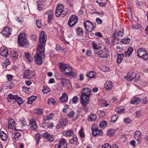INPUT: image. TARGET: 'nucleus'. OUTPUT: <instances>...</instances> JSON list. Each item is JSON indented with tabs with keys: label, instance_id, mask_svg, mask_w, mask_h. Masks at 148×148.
Segmentation results:
<instances>
[{
	"label": "nucleus",
	"instance_id": "nucleus-9",
	"mask_svg": "<svg viewBox=\"0 0 148 148\" xmlns=\"http://www.w3.org/2000/svg\"><path fill=\"white\" fill-rule=\"evenodd\" d=\"M96 54L98 56L101 58H106L109 56V52L108 50L105 48L103 49L100 50L99 51L96 52Z\"/></svg>",
	"mask_w": 148,
	"mask_h": 148
},
{
	"label": "nucleus",
	"instance_id": "nucleus-61",
	"mask_svg": "<svg viewBox=\"0 0 148 148\" xmlns=\"http://www.w3.org/2000/svg\"><path fill=\"white\" fill-rule=\"evenodd\" d=\"M98 126L97 125H92L91 127V130L92 131V132L96 131L98 129Z\"/></svg>",
	"mask_w": 148,
	"mask_h": 148
},
{
	"label": "nucleus",
	"instance_id": "nucleus-49",
	"mask_svg": "<svg viewBox=\"0 0 148 148\" xmlns=\"http://www.w3.org/2000/svg\"><path fill=\"white\" fill-rule=\"evenodd\" d=\"M118 119V117L117 115H114L112 117L111 121L112 122L114 123L117 121Z\"/></svg>",
	"mask_w": 148,
	"mask_h": 148
},
{
	"label": "nucleus",
	"instance_id": "nucleus-63",
	"mask_svg": "<svg viewBox=\"0 0 148 148\" xmlns=\"http://www.w3.org/2000/svg\"><path fill=\"white\" fill-rule=\"evenodd\" d=\"M47 139L49 141L52 142L54 140V136L50 134Z\"/></svg>",
	"mask_w": 148,
	"mask_h": 148
},
{
	"label": "nucleus",
	"instance_id": "nucleus-38",
	"mask_svg": "<svg viewBox=\"0 0 148 148\" xmlns=\"http://www.w3.org/2000/svg\"><path fill=\"white\" fill-rule=\"evenodd\" d=\"M43 89L42 90V92L44 94H47L50 91L49 88L47 86H43Z\"/></svg>",
	"mask_w": 148,
	"mask_h": 148
},
{
	"label": "nucleus",
	"instance_id": "nucleus-64",
	"mask_svg": "<svg viewBox=\"0 0 148 148\" xmlns=\"http://www.w3.org/2000/svg\"><path fill=\"white\" fill-rule=\"evenodd\" d=\"M92 53L90 49H88L86 50V55L87 56H90Z\"/></svg>",
	"mask_w": 148,
	"mask_h": 148
},
{
	"label": "nucleus",
	"instance_id": "nucleus-54",
	"mask_svg": "<svg viewBox=\"0 0 148 148\" xmlns=\"http://www.w3.org/2000/svg\"><path fill=\"white\" fill-rule=\"evenodd\" d=\"M12 56L14 58V59H16L18 57V54L16 51H13L12 53Z\"/></svg>",
	"mask_w": 148,
	"mask_h": 148
},
{
	"label": "nucleus",
	"instance_id": "nucleus-57",
	"mask_svg": "<svg viewBox=\"0 0 148 148\" xmlns=\"http://www.w3.org/2000/svg\"><path fill=\"white\" fill-rule=\"evenodd\" d=\"M45 14L47 15L48 16H53V12L50 10H49L47 11L45 13Z\"/></svg>",
	"mask_w": 148,
	"mask_h": 148
},
{
	"label": "nucleus",
	"instance_id": "nucleus-45",
	"mask_svg": "<svg viewBox=\"0 0 148 148\" xmlns=\"http://www.w3.org/2000/svg\"><path fill=\"white\" fill-rule=\"evenodd\" d=\"M107 125V123L105 121H102L100 122L99 124V127L101 128H102L106 127Z\"/></svg>",
	"mask_w": 148,
	"mask_h": 148
},
{
	"label": "nucleus",
	"instance_id": "nucleus-1",
	"mask_svg": "<svg viewBox=\"0 0 148 148\" xmlns=\"http://www.w3.org/2000/svg\"><path fill=\"white\" fill-rule=\"evenodd\" d=\"M81 93L80 100L82 106H86L90 100L91 94V90L90 88H85L81 91Z\"/></svg>",
	"mask_w": 148,
	"mask_h": 148
},
{
	"label": "nucleus",
	"instance_id": "nucleus-15",
	"mask_svg": "<svg viewBox=\"0 0 148 148\" xmlns=\"http://www.w3.org/2000/svg\"><path fill=\"white\" fill-rule=\"evenodd\" d=\"M57 146L58 148H68V145L65 139H61L59 141L58 144H56L55 147Z\"/></svg>",
	"mask_w": 148,
	"mask_h": 148
},
{
	"label": "nucleus",
	"instance_id": "nucleus-8",
	"mask_svg": "<svg viewBox=\"0 0 148 148\" xmlns=\"http://www.w3.org/2000/svg\"><path fill=\"white\" fill-rule=\"evenodd\" d=\"M137 56L144 60L148 59V54L145 49L143 48L139 49L137 52Z\"/></svg>",
	"mask_w": 148,
	"mask_h": 148
},
{
	"label": "nucleus",
	"instance_id": "nucleus-39",
	"mask_svg": "<svg viewBox=\"0 0 148 148\" xmlns=\"http://www.w3.org/2000/svg\"><path fill=\"white\" fill-rule=\"evenodd\" d=\"M16 99H15V100L16 101L19 105H20L23 102V100L21 97H18L17 95L16 96Z\"/></svg>",
	"mask_w": 148,
	"mask_h": 148
},
{
	"label": "nucleus",
	"instance_id": "nucleus-27",
	"mask_svg": "<svg viewBox=\"0 0 148 148\" xmlns=\"http://www.w3.org/2000/svg\"><path fill=\"white\" fill-rule=\"evenodd\" d=\"M140 98L134 97L132 98L130 103L132 104H138L140 102Z\"/></svg>",
	"mask_w": 148,
	"mask_h": 148
},
{
	"label": "nucleus",
	"instance_id": "nucleus-26",
	"mask_svg": "<svg viewBox=\"0 0 148 148\" xmlns=\"http://www.w3.org/2000/svg\"><path fill=\"white\" fill-rule=\"evenodd\" d=\"M8 127L9 128L12 129L15 125V122L13 119H8Z\"/></svg>",
	"mask_w": 148,
	"mask_h": 148
},
{
	"label": "nucleus",
	"instance_id": "nucleus-60",
	"mask_svg": "<svg viewBox=\"0 0 148 148\" xmlns=\"http://www.w3.org/2000/svg\"><path fill=\"white\" fill-rule=\"evenodd\" d=\"M50 135L48 132H46L43 134L42 136L44 138L48 139Z\"/></svg>",
	"mask_w": 148,
	"mask_h": 148
},
{
	"label": "nucleus",
	"instance_id": "nucleus-3",
	"mask_svg": "<svg viewBox=\"0 0 148 148\" xmlns=\"http://www.w3.org/2000/svg\"><path fill=\"white\" fill-rule=\"evenodd\" d=\"M47 36L44 31L41 32L40 37V43L38 45V51L42 49L43 51L45 50L44 47L47 40Z\"/></svg>",
	"mask_w": 148,
	"mask_h": 148
},
{
	"label": "nucleus",
	"instance_id": "nucleus-24",
	"mask_svg": "<svg viewBox=\"0 0 148 148\" xmlns=\"http://www.w3.org/2000/svg\"><path fill=\"white\" fill-rule=\"evenodd\" d=\"M0 137L2 140L6 141L8 138V135L4 132L1 131L0 133Z\"/></svg>",
	"mask_w": 148,
	"mask_h": 148
},
{
	"label": "nucleus",
	"instance_id": "nucleus-40",
	"mask_svg": "<svg viewBox=\"0 0 148 148\" xmlns=\"http://www.w3.org/2000/svg\"><path fill=\"white\" fill-rule=\"evenodd\" d=\"M78 101L79 99L78 97L76 96H74L72 99V101H71V100H70V103L76 104L78 102Z\"/></svg>",
	"mask_w": 148,
	"mask_h": 148
},
{
	"label": "nucleus",
	"instance_id": "nucleus-13",
	"mask_svg": "<svg viewBox=\"0 0 148 148\" xmlns=\"http://www.w3.org/2000/svg\"><path fill=\"white\" fill-rule=\"evenodd\" d=\"M85 29L88 32H91L93 29L94 26L92 23L89 21H86L84 23Z\"/></svg>",
	"mask_w": 148,
	"mask_h": 148
},
{
	"label": "nucleus",
	"instance_id": "nucleus-43",
	"mask_svg": "<svg viewBox=\"0 0 148 148\" xmlns=\"http://www.w3.org/2000/svg\"><path fill=\"white\" fill-rule=\"evenodd\" d=\"M20 122V124L22 126H24L27 124L26 122L25 121V120L23 118H21L19 120Z\"/></svg>",
	"mask_w": 148,
	"mask_h": 148
},
{
	"label": "nucleus",
	"instance_id": "nucleus-12",
	"mask_svg": "<svg viewBox=\"0 0 148 148\" xmlns=\"http://www.w3.org/2000/svg\"><path fill=\"white\" fill-rule=\"evenodd\" d=\"M68 123V120L66 117H62L59 121V124L56 125L57 128L59 129L61 127L66 126Z\"/></svg>",
	"mask_w": 148,
	"mask_h": 148
},
{
	"label": "nucleus",
	"instance_id": "nucleus-36",
	"mask_svg": "<svg viewBox=\"0 0 148 148\" xmlns=\"http://www.w3.org/2000/svg\"><path fill=\"white\" fill-rule=\"evenodd\" d=\"M36 99V97L35 96H32L28 98L27 103L28 104H31L32 102Z\"/></svg>",
	"mask_w": 148,
	"mask_h": 148
},
{
	"label": "nucleus",
	"instance_id": "nucleus-56",
	"mask_svg": "<svg viewBox=\"0 0 148 148\" xmlns=\"http://www.w3.org/2000/svg\"><path fill=\"white\" fill-rule=\"evenodd\" d=\"M102 148H111V145L108 143L104 144L102 146Z\"/></svg>",
	"mask_w": 148,
	"mask_h": 148
},
{
	"label": "nucleus",
	"instance_id": "nucleus-35",
	"mask_svg": "<svg viewBox=\"0 0 148 148\" xmlns=\"http://www.w3.org/2000/svg\"><path fill=\"white\" fill-rule=\"evenodd\" d=\"M125 108L123 107L119 106L115 109V111L118 113H122L125 110Z\"/></svg>",
	"mask_w": 148,
	"mask_h": 148
},
{
	"label": "nucleus",
	"instance_id": "nucleus-19",
	"mask_svg": "<svg viewBox=\"0 0 148 148\" xmlns=\"http://www.w3.org/2000/svg\"><path fill=\"white\" fill-rule=\"evenodd\" d=\"M114 85L111 81H107L105 84V88L108 90H110L113 88Z\"/></svg>",
	"mask_w": 148,
	"mask_h": 148
},
{
	"label": "nucleus",
	"instance_id": "nucleus-44",
	"mask_svg": "<svg viewBox=\"0 0 148 148\" xmlns=\"http://www.w3.org/2000/svg\"><path fill=\"white\" fill-rule=\"evenodd\" d=\"M115 132V130H114L110 129L108 131L107 133V135L109 136L113 135Z\"/></svg>",
	"mask_w": 148,
	"mask_h": 148
},
{
	"label": "nucleus",
	"instance_id": "nucleus-48",
	"mask_svg": "<svg viewBox=\"0 0 148 148\" xmlns=\"http://www.w3.org/2000/svg\"><path fill=\"white\" fill-rule=\"evenodd\" d=\"M55 102V101L53 99L50 98L48 99L47 103L50 105H54Z\"/></svg>",
	"mask_w": 148,
	"mask_h": 148
},
{
	"label": "nucleus",
	"instance_id": "nucleus-34",
	"mask_svg": "<svg viewBox=\"0 0 148 148\" xmlns=\"http://www.w3.org/2000/svg\"><path fill=\"white\" fill-rule=\"evenodd\" d=\"M136 76V73H130V74L127 76V79L129 81H132V80H134V78Z\"/></svg>",
	"mask_w": 148,
	"mask_h": 148
},
{
	"label": "nucleus",
	"instance_id": "nucleus-16",
	"mask_svg": "<svg viewBox=\"0 0 148 148\" xmlns=\"http://www.w3.org/2000/svg\"><path fill=\"white\" fill-rule=\"evenodd\" d=\"M23 57L27 62H32L33 60V58L31 54L27 52L24 53Z\"/></svg>",
	"mask_w": 148,
	"mask_h": 148
},
{
	"label": "nucleus",
	"instance_id": "nucleus-6",
	"mask_svg": "<svg viewBox=\"0 0 148 148\" xmlns=\"http://www.w3.org/2000/svg\"><path fill=\"white\" fill-rule=\"evenodd\" d=\"M123 34V29H121L119 31L115 30L113 33L112 37L113 38V41L114 42L117 43L116 42H119L121 39H120Z\"/></svg>",
	"mask_w": 148,
	"mask_h": 148
},
{
	"label": "nucleus",
	"instance_id": "nucleus-25",
	"mask_svg": "<svg viewBox=\"0 0 148 148\" xmlns=\"http://www.w3.org/2000/svg\"><path fill=\"white\" fill-rule=\"evenodd\" d=\"M133 51V49L131 47L129 48L127 51L125 52V57L127 58L130 56Z\"/></svg>",
	"mask_w": 148,
	"mask_h": 148
},
{
	"label": "nucleus",
	"instance_id": "nucleus-29",
	"mask_svg": "<svg viewBox=\"0 0 148 148\" xmlns=\"http://www.w3.org/2000/svg\"><path fill=\"white\" fill-rule=\"evenodd\" d=\"M103 132L101 130H98V129L96 131L92 132V134L94 136L97 135L101 136L103 134Z\"/></svg>",
	"mask_w": 148,
	"mask_h": 148
},
{
	"label": "nucleus",
	"instance_id": "nucleus-22",
	"mask_svg": "<svg viewBox=\"0 0 148 148\" xmlns=\"http://www.w3.org/2000/svg\"><path fill=\"white\" fill-rule=\"evenodd\" d=\"M77 35L79 36H82L84 34V30L82 28L77 27L75 28Z\"/></svg>",
	"mask_w": 148,
	"mask_h": 148
},
{
	"label": "nucleus",
	"instance_id": "nucleus-55",
	"mask_svg": "<svg viewBox=\"0 0 148 148\" xmlns=\"http://www.w3.org/2000/svg\"><path fill=\"white\" fill-rule=\"evenodd\" d=\"M99 45L97 43V42H93L92 43V47L94 49H98L99 48Z\"/></svg>",
	"mask_w": 148,
	"mask_h": 148
},
{
	"label": "nucleus",
	"instance_id": "nucleus-21",
	"mask_svg": "<svg viewBox=\"0 0 148 148\" xmlns=\"http://www.w3.org/2000/svg\"><path fill=\"white\" fill-rule=\"evenodd\" d=\"M29 128L31 130H34L36 129L37 126L35 121H30L29 125Z\"/></svg>",
	"mask_w": 148,
	"mask_h": 148
},
{
	"label": "nucleus",
	"instance_id": "nucleus-30",
	"mask_svg": "<svg viewBox=\"0 0 148 148\" xmlns=\"http://www.w3.org/2000/svg\"><path fill=\"white\" fill-rule=\"evenodd\" d=\"M124 56L123 54H118L117 55V58L116 60V62L119 63H121L123 60Z\"/></svg>",
	"mask_w": 148,
	"mask_h": 148
},
{
	"label": "nucleus",
	"instance_id": "nucleus-4",
	"mask_svg": "<svg viewBox=\"0 0 148 148\" xmlns=\"http://www.w3.org/2000/svg\"><path fill=\"white\" fill-rule=\"evenodd\" d=\"M38 48H37V53L34 56L35 61L36 63L38 64H42V58L45 56L44 53L45 50L43 51L42 49H40L38 51Z\"/></svg>",
	"mask_w": 148,
	"mask_h": 148
},
{
	"label": "nucleus",
	"instance_id": "nucleus-17",
	"mask_svg": "<svg viewBox=\"0 0 148 148\" xmlns=\"http://www.w3.org/2000/svg\"><path fill=\"white\" fill-rule=\"evenodd\" d=\"M55 115L53 113H51L45 116L43 120V122L45 124H47L49 122L48 121L52 119L54 117Z\"/></svg>",
	"mask_w": 148,
	"mask_h": 148
},
{
	"label": "nucleus",
	"instance_id": "nucleus-2",
	"mask_svg": "<svg viewBox=\"0 0 148 148\" xmlns=\"http://www.w3.org/2000/svg\"><path fill=\"white\" fill-rule=\"evenodd\" d=\"M61 71L66 75L73 76L75 73L72 71L71 68L67 64L61 63L59 65Z\"/></svg>",
	"mask_w": 148,
	"mask_h": 148
},
{
	"label": "nucleus",
	"instance_id": "nucleus-33",
	"mask_svg": "<svg viewBox=\"0 0 148 148\" xmlns=\"http://www.w3.org/2000/svg\"><path fill=\"white\" fill-rule=\"evenodd\" d=\"M34 112L36 114L41 115L43 113V110L41 108H35L34 110Z\"/></svg>",
	"mask_w": 148,
	"mask_h": 148
},
{
	"label": "nucleus",
	"instance_id": "nucleus-41",
	"mask_svg": "<svg viewBox=\"0 0 148 148\" xmlns=\"http://www.w3.org/2000/svg\"><path fill=\"white\" fill-rule=\"evenodd\" d=\"M97 118V116L95 114H91L89 117V119L91 121H95Z\"/></svg>",
	"mask_w": 148,
	"mask_h": 148
},
{
	"label": "nucleus",
	"instance_id": "nucleus-51",
	"mask_svg": "<svg viewBox=\"0 0 148 148\" xmlns=\"http://www.w3.org/2000/svg\"><path fill=\"white\" fill-rule=\"evenodd\" d=\"M56 49L58 51L60 52L62 50L64 51V48L61 47L59 44H57L56 46Z\"/></svg>",
	"mask_w": 148,
	"mask_h": 148
},
{
	"label": "nucleus",
	"instance_id": "nucleus-14",
	"mask_svg": "<svg viewBox=\"0 0 148 148\" xmlns=\"http://www.w3.org/2000/svg\"><path fill=\"white\" fill-rule=\"evenodd\" d=\"M12 29L10 27H7L4 28L1 31V33L5 37H8L11 34Z\"/></svg>",
	"mask_w": 148,
	"mask_h": 148
},
{
	"label": "nucleus",
	"instance_id": "nucleus-37",
	"mask_svg": "<svg viewBox=\"0 0 148 148\" xmlns=\"http://www.w3.org/2000/svg\"><path fill=\"white\" fill-rule=\"evenodd\" d=\"M97 2L100 4V6L104 7L105 6V4L107 3V0H97Z\"/></svg>",
	"mask_w": 148,
	"mask_h": 148
},
{
	"label": "nucleus",
	"instance_id": "nucleus-7",
	"mask_svg": "<svg viewBox=\"0 0 148 148\" xmlns=\"http://www.w3.org/2000/svg\"><path fill=\"white\" fill-rule=\"evenodd\" d=\"M26 38V36L24 34H19L18 37V44L23 46L25 45H28V42L27 41Z\"/></svg>",
	"mask_w": 148,
	"mask_h": 148
},
{
	"label": "nucleus",
	"instance_id": "nucleus-50",
	"mask_svg": "<svg viewBox=\"0 0 148 148\" xmlns=\"http://www.w3.org/2000/svg\"><path fill=\"white\" fill-rule=\"evenodd\" d=\"M38 133L36 134V143L37 145H38L39 143V141L40 138H41L40 135L39 134H38Z\"/></svg>",
	"mask_w": 148,
	"mask_h": 148
},
{
	"label": "nucleus",
	"instance_id": "nucleus-46",
	"mask_svg": "<svg viewBox=\"0 0 148 148\" xmlns=\"http://www.w3.org/2000/svg\"><path fill=\"white\" fill-rule=\"evenodd\" d=\"M14 84L11 82L9 81L7 82L5 84V85L7 87H9L10 89H11L14 86Z\"/></svg>",
	"mask_w": 148,
	"mask_h": 148
},
{
	"label": "nucleus",
	"instance_id": "nucleus-58",
	"mask_svg": "<svg viewBox=\"0 0 148 148\" xmlns=\"http://www.w3.org/2000/svg\"><path fill=\"white\" fill-rule=\"evenodd\" d=\"M36 23L38 27L39 28H41L42 27V24L41 23V21L39 20H38L36 21Z\"/></svg>",
	"mask_w": 148,
	"mask_h": 148
},
{
	"label": "nucleus",
	"instance_id": "nucleus-31",
	"mask_svg": "<svg viewBox=\"0 0 148 148\" xmlns=\"http://www.w3.org/2000/svg\"><path fill=\"white\" fill-rule=\"evenodd\" d=\"M73 134V132L72 130L64 131L63 133V134L64 136H71Z\"/></svg>",
	"mask_w": 148,
	"mask_h": 148
},
{
	"label": "nucleus",
	"instance_id": "nucleus-5",
	"mask_svg": "<svg viewBox=\"0 0 148 148\" xmlns=\"http://www.w3.org/2000/svg\"><path fill=\"white\" fill-rule=\"evenodd\" d=\"M64 6L62 4H59L56 8V16L57 17H64L66 15L67 12L63 10Z\"/></svg>",
	"mask_w": 148,
	"mask_h": 148
},
{
	"label": "nucleus",
	"instance_id": "nucleus-11",
	"mask_svg": "<svg viewBox=\"0 0 148 148\" xmlns=\"http://www.w3.org/2000/svg\"><path fill=\"white\" fill-rule=\"evenodd\" d=\"M35 74V73L34 72L30 70H26L24 71L23 76V78L29 79L33 78Z\"/></svg>",
	"mask_w": 148,
	"mask_h": 148
},
{
	"label": "nucleus",
	"instance_id": "nucleus-28",
	"mask_svg": "<svg viewBox=\"0 0 148 148\" xmlns=\"http://www.w3.org/2000/svg\"><path fill=\"white\" fill-rule=\"evenodd\" d=\"M8 55V52L6 49H1L0 51V56L7 57Z\"/></svg>",
	"mask_w": 148,
	"mask_h": 148
},
{
	"label": "nucleus",
	"instance_id": "nucleus-10",
	"mask_svg": "<svg viewBox=\"0 0 148 148\" xmlns=\"http://www.w3.org/2000/svg\"><path fill=\"white\" fill-rule=\"evenodd\" d=\"M78 20V17L77 16L75 15L71 16L68 22L69 26L70 27H72L77 23Z\"/></svg>",
	"mask_w": 148,
	"mask_h": 148
},
{
	"label": "nucleus",
	"instance_id": "nucleus-20",
	"mask_svg": "<svg viewBox=\"0 0 148 148\" xmlns=\"http://www.w3.org/2000/svg\"><path fill=\"white\" fill-rule=\"evenodd\" d=\"M20 137L21 135L19 132H16L12 134V138L14 142L18 140Z\"/></svg>",
	"mask_w": 148,
	"mask_h": 148
},
{
	"label": "nucleus",
	"instance_id": "nucleus-42",
	"mask_svg": "<svg viewBox=\"0 0 148 148\" xmlns=\"http://www.w3.org/2000/svg\"><path fill=\"white\" fill-rule=\"evenodd\" d=\"M16 95H12L11 94H10L8 95V98L7 99L9 102L11 101L12 100H15L16 99Z\"/></svg>",
	"mask_w": 148,
	"mask_h": 148
},
{
	"label": "nucleus",
	"instance_id": "nucleus-59",
	"mask_svg": "<svg viewBox=\"0 0 148 148\" xmlns=\"http://www.w3.org/2000/svg\"><path fill=\"white\" fill-rule=\"evenodd\" d=\"M136 2L137 7L138 8H140L141 6L142 5V3L138 0L136 1Z\"/></svg>",
	"mask_w": 148,
	"mask_h": 148
},
{
	"label": "nucleus",
	"instance_id": "nucleus-23",
	"mask_svg": "<svg viewBox=\"0 0 148 148\" xmlns=\"http://www.w3.org/2000/svg\"><path fill=\"white\" fill-rule=\"evenodd\" d=\"M96 75V73L93 71H91L88 73L86 76L87 77H88L89 79L92 78H95Z\"/></svg>",
	"mask_w": 148,
	"mask_h": 148
},
{
	"label": "nucleus",
	"instance_id": "nucleus-32",
	"mask_svg": "<svg viewBox=\"0 0 148 148\" xmlns=\"http://www.w3.org/2000/svg\"><path fill=\"white\" fill-rule=\"evenodd\" d=\"M60 99L61 102L66 101L68 100V96L67 94H63L62 96L60 98Z\"/></svg>",
	"mask_w": 148,
	"mask_h": 148
},
{
	"label": "nucleus",
	"instance_id": "nucleus-62",
	"mask_svg": "<svg viewBox=\"0 0 148 148\" xmlns=\"http://www.w3.org/2000/svg\"><path fill=\"white\" fill-rule=\"evenodd\" d=\"M140 80V77L139 75L138 74H136V76L134 78V81L136 82H137L138 81Z\"/></svg>",
	"mask_w": 148,
	"mask_h": 148
},
{
	"label": "nucleus",
	"instance_id": "nucleus-47",
	"mask_svg": "<svg viewBox=\"0 0 148 148\" xmlns=\"http://www.w3.org/2000/svg\"><path fill=\"white\" fill-rule=\"evenodd\" d=\"M122 41L123 42V43L126 44H127L130 43V39L128 38H125L122 39Z\"/></svg>",
	"mask_w": 148,
	"mask_h": 148
},
{
	"label": "nucleus",
	"instance_id": "nucleus-53",
	"mask_svg": "<svg viewBox=\"0 0 148 148\" xmlns=\"http://www.w3.org/2000/svg\"><path fill=\"white\" fill-rule=\"evenodd\" d=\"M83 131L84 130L83 128H82L79 131V135L82 138H84L85 137V134Z\"/></svg>",
	"mask_w": 148,
	"mask_h": 148
},
{
	"label": "nucleus",
	"instance_id": "nucleus-52",
	"mask_svg": "<svg viewBox=\"0 0 148 148\" xmlns=\"http://www.w3.org/2000/svg\"><path fill=\"white\" fill-rule=\"evenodd\" d=\"M75 113L73 111L71 110H70L69 112L67 114V116L69 118H71L73 116Z\"/></svg>",
	"mask_w": 148,
	"mask_h": 148
},
{
	"label": "nucleus",
	"instance_id": "nucleus-18",
	"mask_svg": "<svg viewBox=\"0 0 148 148\" xmlns=\"http://www.w3.org/2000/svg\"><path fill=\"white\" fill-rule=\"evenodd\" d=\"M142 133L139 130L136 131L134 133V138L137 140L138 143L141 141L140 139H141V135Z\"/></svg>",
	"mask_w": 148,
	"mask_h": 148
}]
</instances>
